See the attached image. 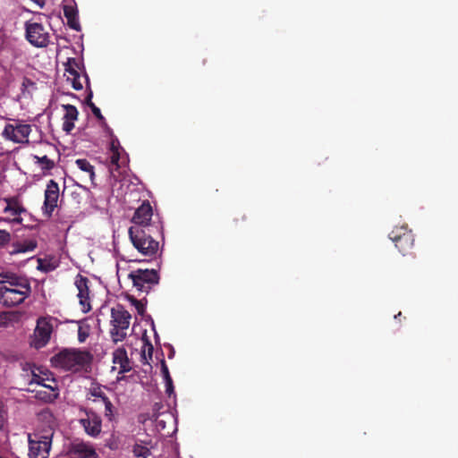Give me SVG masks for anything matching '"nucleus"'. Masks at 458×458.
I'll return each instance as SVG.
<instances>
[{"label": "nucleus", "instance_id": "1", "mask_svg": "<svg viewBox=\"0 0 458 458\" xmlns=\"http://www.w3.org/2000/svg\"><path fill=\"white\" fill-rule=\"evenodd\" d=\"M163 223L155 221V223L146 229L139 227H130L128 233L133 247L145 259L151 260L157 258L159 250L158 238H163Z\"/></svg>", "mask_w": 458, "mask_h": 458}, {"label": "nucleus", "instance_id": "2", "mask_svg": "<svg viewBox=\"0 0 458 458\" xmlns=\"http://www.w3.org/2000/svg\"><path fill=\"white\" fill-rule=\"evenodd\" d=\"M92 355L88 351L64 349L52 357L54 367L67 371H81L90 365Z\"/></svg>", "mask_w": 458, "mask_h": 458}, {"label": "nucleus", "instance_id": "3", "mask_svg": "<svg viewBox=\"0 0 458 458\" xmlns=\"http://www.w3.org/2000/svg\"><path fill=\"white\" fill-rule=\"evenodd\" d=\"M133 287L139 293H148L159 283V274L156 269L138 268L129 273Z\"/></svg>", "mask_w": 458, "mask_h": 458}, {"label": "nucleus", "instance_id": "4", "mask_svg": "<svg viewBox=\"0 0 458 458\" xmlns=\"http://www.w3.org/2000/svg\"><path fill=\"white\" fill-rule=\"evenodd\" d=\"M389 238L403 256L412 253L414 234L406 225L394 227L389 233Z\"/></svg>", "mask_w": 458, "mask_h": 458}, {"label": "nucleus", "instance_id": "5", "mask_svg": "<svg viewBox=\"0 0 458 458\" xmlns=\"http://www.w3.org/2000/svg\"><path fill=\"white\" fill-rule=\"evenodd\" d=\"M153 216L154 214L152 206L148 200H144L135 209L131 218L132 225L131 227L137 226L140 229H146L147 227H150V225H152L155 221H161L157 216L155 218Z\"/></svg>", "mask_w": 458, "mask_h": 458}, {"label": "nucleus", "instance_id": "6", "mask_svg": "<svg viewBox=\"0 0 458 458\" xmlns=\"http://www.w3.org/2000/svg\"><path fill=\"white\" fill-rule=\"evenodd\" d=\"M31 286L25 290H13L0 284V304L4 307H15L24 302L30 295Z\"/></svg>", "mask_w": 458, "mask_h": 458}, {"label": "nucleus", "instance_id": "7", "mask_svg": "<svg viewBox=\"0 0 458 458\" xmlns=\"http://www.w3.org/2000/svg\"><path fill=\"white\" fill-rule=\"evenodd\" d=\"M27 40L36 47H45L49 42V34L45 27L38 22L27 21L25 23Z\"/></svg>", "mask_w": 458, "mask_h": 458}, {"label": "nucleus", "instance_id": "8", "mask_svg": "<svg viewBox=\"0 0 458 458\" xmlns=\"http://www.w3.org/2000/svg\"><path fill=\"white\" fill-rule=\"evenodd\" d=\"M31 126L27 123H17L15 125L8 123L4 126L2 135L4 139L15 143L29 142Z\"/></svg>", "mask_w": 458, "mask_h": 458}, {"label": "nucleus", "instance_id": "9", "mask_svg": "<svg viewBox=\"0 0 458 458\" xmlns=\"http://www.w3.org/2000/svg\"><path fill=\"white\" fill-rule=\"evenodd\" d=\"M51 447V437L48 436H29L30 458H47Z\"/></svg>", "mask_w": 458, "mask_h": 458}, {"label": "nucleus", "instance_id": "10", "mask_svg": "<svg viewBox=\"0 0 458 458\" xmlns=\"http://www.w3.org/2000/svg\"><path fill=\"white\" fill-rule=\"evenodd\" d=\"M44 197L42 210L44 215L49 218L52 216L55 208H57L59 199V185L55 180H50L47 182Z\"/></svg>", "mask_w": 458, "mask_h": 458}, {"label": "nucleus", "instance_id": "11", "mask_svg": "<svg viewBox=\"0 0 458 458\" xmlns=\"http://www.w3.org/2000/svg\"><path fill=\"white\" fill-rule=\"evenodd\" d=\"M85 417L80 420L81 425L85 432L91 436L97 437L100 434L102 428V420L100 416L92 410H84Z\"/></svg>", "mask_w": 458, "mask_h": 458}, {"label": "nucleus", "instance_id": "12", "mask_svg": "<svg viewBox=\"0 0 458 458\" xmlns=\"http://www.w3.org/2000/svg\"><path fill=\"white\" fill-rule=\"evenodd\" d=\"M0 284L13 290H25L27 286H30V282L26 276L13 272L0 273Z\"/></svg>", "mask_w": 458, "mask_h": 458}, {"label": "nucleus", "instance_id": "13", "mask_svg": "<svg viewBox=\"0 0 458 458\" xmlns=\"http://www.w3.org/2000/svg\"><path fill=\"white\" fill-rule=\"evenodd\" d=\"M89 280L81 275H77L75 280V285L78 289V298L80 299V304L82 307L83 312H89L91 309L89 304Z\"/></svg>", "mask_w": 458, "mask_h": 458}, {"label": "nucleus", "instance_id": "14", "mask_svg": "<svg viewBox=\"0 0 458 458\" xmlns=\"http://www.w3.org/2000/svg\"><path fill=\"white\" fill-rule=\"evenodd\" d=\"M131 314L121 304L116 305L111 310L112 327L128 329L130 326Z\"/></svg>", "mask_w": 458, "mask_h": 458}, {"label": "nucleus", "instance_id": "15", "mask_svg": "<svg viewBox=\"0 0 458 458\" xmlns=\"http://www.w3.org/2000/svg\"><path fill=\"white\" fill-rule=\"evenodd\" d=\"M113 363L114 366L112 369L116 370L118 368L119 375L132 369L131 361L128 358L127 352L123 347H119L113 352Z\"/></svg>", "mask_w": 458, "mask_h": 458}, {"label": "nucleus", "instance_id": "16", "mask_svg": "<svg viewBox=\"0 0 458 458\" xmlns=\"http://www.w3.org/2000/svg\"><path fill=\"white\" fill-rule=\"evenodd\" d=\"M80 65L75 58H68L65 64V72L68 73L67 81L71 82L72 87L75 90H81L83 89V85L81 81V75L78 72Z\"/></svg>", "mask_w": 458, "mask_h": 458}, {"label": "nucleus", "instance_id": "17", "mask_svg": "<svg viewBox=\"0 0 458 458\" xmlns=\"http://www.w3.org/2000/svg\"><path fill=\"white\" fill-rule=\"evenodd\" d=\"M110 395H114V393L108 387L102 386L98 383H92L88 392V399L93 397L94 403H104L110 398Z\"/></svg>", "mask_w": 458, "mask_h": 458}, {"label": "nucleus", "instance_id": "18", "mask_svg": "<svg viewBox=\"0 0 458 458\" xmlns=\"http://www.w3.org/2000/svg\"><path fill=\"white\" fill-rule=\"evenodd\" d=\"M53 326L47 318H39L35 329L36 336L45 345L50 339Z\"/></svg>", "mask_w": 458, "mask_h": 458}, {"label": "nucleus", "instance_id": "19", "mask_svg": "<svg viewBox=\"0 0 458 458\" xmlns=\"http://www.w3.org/2000/svg\"><path fill=\"white\" fill-rule=\"evenodd\" d=\"M65 113L64 115L63 130L70 133L74 128V121L78 119L79 112L76 106L67 104L63 106Z\"/></svg>", "mask_w": 458, "mask_h": 458}, {"label": "nucleus", "instance_id": "20", "mask_svg": "<svg viewBox=\"0 0 458 458\" xmlns=\"http://www.w3.org/2000/svg\"><path fill=\"white\" fill-rule=\"evenodd\" d=\"M72 454L75 458H98L95 449L86 443H77L72 447Z\"/></svg>", "mask_w": 458, "mask_h": 458}, {"label": "nucleus", "instance_id": "21", "mask_svg": "<svg viewBox=\"0 0 458 458\" xmlns=\"http://www.w3.org/2000/svg\"><path fill=\"white\" fill-rule=\"evenodd\" d=\"M64 15L67 20V24L71 29L77 31L81 30V25L78 20V11L72 5L64 6Z\"/></svg>", "mask_w": 458, "mask_h": 458}, {"label": "nucleus", "instance_id": "22", "mask_svg": "<svg viewBox=\"0 0 458 458\" xmlns=\"http://www.w3.org/2000/svg\"><path fill=\"white\" fill-rule=\"evenodd\" d=\"M76 166L85 174V178L89 180L92 184L95 180V169L94 166L85 158H79L75 160Z\"/></svg>", "mask_w": 458, "mask_h": 458}, {"label": "nucleus", "instance_id": "23", "mask_svg": "<svg viewBox=\"0 0 458 458\" xmlns=\"http://www.w3.org/2000/svg\"><path fill=\"white\" fill-rule=\"evenodd\" d=\"M45 389L36 392V397L45 403H52L58 397V392L55 387L43 385Z\"/></svg>", "mask_w": 458, "mask_h": 458}, {"label": "nucleus", "instance_id": "24", "mask_svg": "<svg viewBox=\"0 0 458 458\" xmlns=\"http://www.w3.org/2000/svg\"><path fill=\"white\" fill-rule=\"evenodd\" d=\"M37 247V243L34 241H27L23 242H18L13 246V250L11 254L25 253L28 251H33Z\"/></svg>", "mask_w": 458, "mask_h": 458}, {"label": "nucleus", "instance_id": "25", "mask_svg": "<svg viewBox=\"0 0 458 458\" xmlns=\"http://www.w3.org/2000/svg\"><path fill=\"white\" fill-rule=\"evenodd\" d=\"M7 206L4 208L5 212H11L13 216H17L25 211V208L20 204L19 200L15 198L6 199Z\"/></svg>", "mask_w": 458, "mask_h": 458}, {"label": "nucleus", "instance_id": "26", "mask_svg": "<svg viewBox=\"0 0 458 458\" xmlns=\"http://www.w3.org/2000/svg\"><path fill=\"white\" fill-rule=\"evenodd\" d=\"M110 335L113 342L117 344L123 341L127 336V329H122L120 327H112Z\"/></svg>", "mask_w": 458, "mask_h": 458}, {"label": "nucleus", "instance_id": "27", "mask_svg": "<svg viewBox=\"0 0 458 458\" xmlns=\"http://www.w3.org/2000/svg\"><path fill=\"white\" fill-rule=\"evenodd\" d=\"M90 334V326L83 321L80 322L78 328V340L84 343Z\"/></svg>", "mask_w": 458, "mask_h": 458}, {"label": "nucleus", "instance_id": "28", "mask_svg": "<svg viewBox=\"0 0 458 458\" xmlns=\"http://www.w3.org/2000/svg\"><path fill=\"white\" fill-rule=\"evenodd\" d=\"M92 91H89V95L86 98V103L90 107L93 114L98 118V121L105 123V118L101 114L100 109L95 106V104L91 101L92 98Z\"/></svg>", "mask_w": 458, "mask_h": 458}, {"label": "nucleus", "instance_id": "29", "mask_svg": "<svg viewBox=\"0 0 458 458\" xmlns=\"http://www.w3.org/2000/svg\"><path fill=\"white\" fill-rule=\"evenodd\" d=\"M34 158L37 160V164H38L43 170L49 171L55 167V162L47 156H35Z\"/></svg>", "mask_w": 458, "mask_h": 458}, {"label": "nucleus", "instance_id": "30", "mask_svg": "<svg viewBox=\"0 0 458 458\" xmlns=\"http://www.w3.org/2000/svg\"><path fill=\"white\" fill-rule=\"evenodd\" d=\"M132 453L136 457L148 458L150 455V450L140 444H135L132 448Z\"/></svg>", "mask_w": 458, "mask_h": 458}, {"label": "nucleus", "instance_id": "31", "mask_svg": "<svg viewBox=\"0 0 458 458\" xmlns=\"http://www.w3.org/2000/svg\"><path fill=\"white\" fill-rule=\"evenodd\" d=\"M103 404L105 405V412H104L105 417L109 421H112L114 419L116 410H115L111 399L108 398L107 401H106Z\"/></svg>", "mask_w": 458, "mask_h": 458}, {"label": "nucleus", "instance_id": "32", "mask_svg": "<svg viewBox=\"0 0 458 458\" xmlns=\"http://www.w3.org/2000/svg\"><path fill=\"white\" fill-rule=\"evenodd\" d=\"M13 313L2 311L0 312V327H7L13 319Z\"/></svg>", "mask_w": 458, "mask_h": 458}, {"label": "nucleus", "instance_id": "33", "mask_svg": "<svg viewBox=\"0 0 458 458\" xmlns=\"http://www.w3.org/2000/svg\"><path fill=\"white\" fill-rule=\"evenodd\" d=\"M119 160H120V150H114V152L111 153L110 163L113 165H115L116 168H119L120 167Z\"/></svg>", "mask_w": 458, "mask_h": 458}, {"label": "nucleus", "instance_id": "34", "mask_svg": "<svg viewBox=\"0 0 458 458\" xmlns=\"http://www.w3.org/2000/svg\"><path fill=\"white\" fill-rule=\"evenodd\" d=\"M36 86L35 82L30 79L24 77L21 83V91L24 92L29 87L34 88Z\"/></svg>", "mask_w": 458, "mask_h": 458}, {"label": "nucleus", "instance_id": "35", "mask_svg": "<svg viewBox=\"0 0 458 458\" xmlns=\"http://www.w3.org/2000/svg\"><path fill=\"white\" fill-rule=\"evenodd\" d=\"M161 373L163 375L164 380L171 377L168 367L164 360L161 361Z\"/></svg>", "mask_w": 458, "mask_h": 458}, {"label": "nucleus", "instance_id": "36", "mask_svg": "<svg viewBox=\"0 0 458 458\" xmlns=\"http://www.w3.org/2000/svg\"><path fill=\"white\" fill-rule=\"evenodd\" d=\"M6 411L3 401L0 399V428L4 427Z\"/></svg>", "mask_w": 458, "mask_h": 458}, {"label": "nucleus", "instance_id": "37", "mask_svg": "<svg viewBox=\"0 0 458 458\" xmlns=\"http://www.w3.org/2000/svg\"><path fill=\"white\" fill-rule=\"evenodd\" d=\"M165 392L168 395H171L174 393V385L172 377L165 380Z\"/></svg>", "mask_w": 458, "mask_h": 458}, {"label": "nucleus", "instance_id": "38", "mask_svg": "<svg viewBox=\"0 0 458 458\" xmlns=\"http://www.w3.org/2000/svg\"><path fill=\"white\" fill-rule=\"evenodd\" d=\"M10 240V234L6 232H2V234L0 235V245L4 244L5 242H9Z\"/></svg>", "mask_w": 458, "mask_h": 458}, {"label": "nucleus", "instance_id": "39", "mask_svg": "<svg viewBox=\"0 0 458 458\" xmlns=\"http://www.w3.org/2000/svg\"><path fill=\"white\" fill-rule=\"evenodd\" d=\"M33 383H37L38 385L43 386L44 384V378H41L38 375H34L32 380L30 381V385L33 384Z\"/></svg>", "mask_w": 458, "mask_h": 458}, {"label": "nucleus", "instance_id": "40", "mask_svg": "<svg viewBox=\"0 0 458 458\" xmlns=\"http://www.w3.org/2000/svg\"><path fill=\"white\" fill-rule=\"evenodd\" d=\"M148 353L149 358L151 359L153 353V346L150 343H148Z\"/></svg>", "mask_w": 458, "mask_h": 458}, {"label": "nucleus", "instance_id": "41", "mask_svg": "<svg viewBox=\"0 0 458 458\" xmlns=\"http://www.w3.org/2000/svg\"><path fill=\"white\" fill-rule=\"evenodd\" d=\"M114 150H119V148L115 145V142L113 140L110 144L111 153L114 152Z\"/></svg>", "mask_w": 458, "mask_h": 458}, {"label": "nucleus", "instance_id": "42", "mask_svg": "<svg viewBox=\"0 0 458 458\" xmlns=\"http://www.w3.org/2000/svg\"><path fill=\"white\" fill-rule=\"evenodd\" d=\"M124 378H125V377H124V376H122V377H117V380H118V381H122V380H123Z\"/></svg>", "mask_w": 458, "mask_h": 458}, {"label": "nucleus", "instance_id": "43", "mask_svg": "<svg viewBox=\"0 0 458 458\" xmlns=\"http://www.w3.org/2000/svg\"><path fill=\"white\" fill-rule=\"evenodd\" d=\"M402 316V312H399L397 315L394 316V318H400Z\"/></svg>", "mask_w": 458, "mask_h": 458}, {"label": "nucleus", "instance_id": "44", "mask_svg": "<svg viewBox=\"0 0 458 458\" xmlns=\"http://www.w3.org/2000/svg\"><path fill=\"white\" fill-rule=\"evenodd\" d=\"M84 79H85L86 82L89 84V77L87 76V74L84 75Z\"/></svg>", "mask_w": 458, "mask_h": 458}, {"label": "nucleus", "instance_id": "45", "mask_svg": "<svg viewBox=\"0 0 458 458\" xmlns=\"http://www.w3.org/2000/svg\"><path fill=\"white\" fill-rule=\"evenodd\" d=\"M242 220H245V219H246V216H242Z\"/></svg>", "mask_w": 458, "mask_h": 458}]
</instances>
